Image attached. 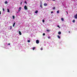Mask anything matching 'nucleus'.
Segmentation results:
<instances>
[{
  "label": "nucleus",
  "mask_w": 77,
  "mask_h": 77,
  "mask_svg": "<svg viewBox=\"0 0 77 77\" xmlns=\"http://www.w3.org/2000/svg\"><path fill=\"white\" fill-rule=\"evenodd\" d=\"M20 10H19V12H20Z\"/></svg>",
  "instance_id": "35"
},
{
  "label": "nucleus",
  "mask_w": 77,
  "mask_h": 77,
  "mask_svg": "<svg viewBox=\"0 0 77 77\" xmlns=\"http://www.w3.org/2000/svg\"><path fill=\"white\" fill-rule=\"evenodd\" d=\"M38 11H35V14H37V13H38Z\"/></svg>",
  "instance_id": "5"
},
{
  "label": "nucleus",
  "mask_w": 77,
  "mask_h": 77,
  "mask_svg": "<svg viewBox=\"0 0 77 77\" xmlns=\"http://www.w3.org/2000/svg\"><path fill=\"white\" fill-rule=\"evenodd\" d=\"M44 6H47V4L45 3L44 4Z\"/></svg>",
  "instance_id": "7"
},
{
  "label": "nucleus",
  "mask_w": 77,
  "mask_h": 77,
  "mask_svg": "<svg viewBox=\"0 0 77 77\" xmlns=\"http://www.w3.org/2000/svg\"><path fill=\"white\" fill-rule=\"evenodd\" d=\"M10 27L11 28V29H12V26H10Z\"/></svg>",
  "instance_id": "30"
},
{
  "label": "nucleus",
  "mask_w": 77,
  "mask_h": 77,
  "mask_svg": "<svg viewBox=\"0 0 77 77\" xmlns=\"http://www.w3.org/2000/svg\"><path fill=\"white\" fill-rule=\"evenodd\" d=\"M3 11H5V9L4 8H3Z\"/></svg>",
  "instance_id": "31"
},
{
  "label": "nucleus",
  "mask_w": 77,
  "mask_h": 77,
  "mask_svg": "<svg viewBox=\"0 0 77 77\" xmlns=\"http://www.w3.org/2000/svg\"><path fill=\"white\" fill-rule=\"evenodd\" d=\"M24 8L25 9H26V10H27V6L26 5H25L24 6Z\"/></svg>",
  "instance_id": "1"
},
{
  "label": "nucleus",
  "mask_w": 77,
  "mask_h": 77,
  "mask_svg": "<svg viewBox=\"0 0 77 77\" xmlns=\"http://www.w3.org/2000/svg\"><path fill=\"white\" fill-rule=\"evenodd\" d=\"M40 7L42 9V5H41V4L40 5Z\"/></svg>",
  "instance_id": "6"
},
{
  "label": "nucleus",
  "mask_w": 77,
  "mask_h": 77,
  "mask_svg": "<svg viewBox=\"0 0 77 77\" xmlns=\"http://www.w3.org/2000/svg\"><path fill=\"white\" fill-rule=\"evenodd\" d=\"M58 33L59 35H60L61 34V32H58Z\"/></svg>",
  "instance_id": "9"
},
{
  "label": "nucleus",
  "mask_w": 77,
  "mask_h": 77,
  "mask_svg": "<svg viewBox=\"0 0 77 77\" xmlns=\"http://www.w3.org/2000/svg\"><path fill=\"white\" fill-rule=\"evenodd\" d=\"M47 30V32H50V29H47V30Z\"/></svg>",
  "instance_id": "12"
},
{
  "label": "nucleus",
  "mask_w": 77,
  "mask_h": 77,
  "mask_svg": "<svg viewBox=\"0 0 77 77\" xmlns=\"http://www.w3.org/2000/svg\"><path fill=\"white\" fill-rule=\"evenodd\" d=\"M15 22L14 23V24L13 25V27H14L15 26Z\"/></svg>",
  "instance_id": "11"
},
{
  "label": "nucleus",
  "mask_w": 77,
  "mask_h": 77,
  "mask_svg": "<svg viewBox=\"0 0 77 77\" xmlns=\"http://www.w3.org/2000/svg\"><path fill=\"white\" fill-rule=\"evenodd\" d=\"M53 8V9H54H54H55V7H54V8Z\"/></svg>",
  "instance_id": "24"
},
{
  "label": "nucleus",
  "mask_w": 77,
  "mask_h": 77,
  "mask_svg": "<svg viewBox=\"0 0 77 77\" xmlns=\"http://www.w3.org/2000/svg\"><path fill=\"white\" fill-rule=\"evenodd\" d=\"M43 36H45V33H43Z\"/></svg>",
  "instance_id": "20"
},
{
  "label": "nucleus",
  "mask_w": 77,
  "mask_h": 77,
  "mask_svg": "<svg viewBox=\"0 0 77 77\" xmlns=\"http://www.w3.org/2000/svg\"><path fill=\"white\" fill-rule=\"evenodd\" d=\"M28 42H30V41L29 40H28L27 41Z\"/></svg>",
  "instance_id": "22"
},
{
  "label": "nucleus",
  "mask_w": 77,
  "mask_h": 77,
  "mask_svg": "<svg viewBox=\"0 0 77 77\" xmlns=\"http://www.w3.org/2000/svg\"><path fill=\"white\" fill-rule=\"evenodd\" d=\"M74 18H75V19H77V14L74 16Z\"/></svg>",
  "instance_id": "2"
},
{
  "label": "nucleus",
  "mask_w": 77,
  "mask_h": 77,
  "mask_svg": "<svg viewBox=\"0 0 77 77\" xmlns=\"http://www.w3.org/2000/svg\"><path fill=\"white\" fill-rule=\"evenodd\" d=\"M53 12L51 11V14H53Z\"/></svg>",
  "instance_id": "28"
},
{
  "label": "nucleus",
  "mask_w": 77,
  "mask_h": 77,
  "mask_svg": "<svg viewBox=\"0 0 77 77\" xmlns=\"http://www.w3.org/2000/svg\"><path fill=\"white\" fill-rule=\"evenodd\" d=\"M69 33H70V31H69Z\"/></svg>",
  "instance_id": "37"
},
{
  "label": "nucleus",
  "mask_w": 77,
  "mask_h": 77,
  "mask_svg": "<svg viewBox=\"0 0 77 77\" xmlns=\"http://www.w3.org/2000/svg\"><path fill=\"white\" fill-rule=\"evenodd\" d=\"M5 4H7V3H8V2H7V1L5 2Z\"/></svg>",
  "instance_id": "18"
},
{
  "label": "nucleus",
  "mask_w": 77,
  "mask_h": 77,
  "mask_svg": "<svg viewBox=\"0 0 77 77\" xmlns=\"http://www.w3.org/2000/svg\"><path fill=\"white\" fill-rule=\"evenodd\" d=\"M13 19H15V16H13Z\"/></svg>",
  "instance_id": "14"
},
{
  "label": "nucleus",
  "mask_w": 77,
  "mask_h": 77,
  "mask_svg": "<svg viewBox=\"0 0 77 77\" xmlns=\"http://www.w3.org/2000/svg\"><path fill=\"white\" fill-rule=\"evenodd\" d=\"M35 47H34V48H33L32 50H35Z\"/></svg>",
  "instance_id": "15"
},
{
  "label": "nucleus",
  "mask_w": 77,
  "mask_h": 77,
  "mask_svg": "<svg viewBox=\"0 0 77 77\" xmlns=\"http://www.w3.org/2000/svg\"><path fill=\"white\" fill-rule=\"evenodd\" d=\"M25 3H26V4H27V2H26V1H25Z\"/></svg>",
  "instance_id": "26"
},
{
  "label": "nucleus",
  "mask_w": 77,
  "mask_h": 77,
  "mask_svg": "<svg viewBox=\"0 0 77 77\" xmlns=\"http://www.w3.org/2000/svg\"><path fill=\"white\" fill-rule=\"evenodd\" d=\"M57 14H59V11H57Z\"/></svg>",
  "instance_id": "13"
},
{
  "label": "nucleus",
  "mask_w": 77,
  "mask_h": 77,
  "mask_svg": "<svg viewBox=\"0 0 77 77\" xmlns=\"http://www.w3.org/2000/svg\"><path fill=\"white\" fill-rule=\"evenodd\" d=\"M39 42V41L38 40H37L36 41V44H38Z\"/></svg>",
  "instance_id": "3"
},
{
  "label": "nucleus",
  "mask_w": 77,
  "mask_h": 77,
  "mask_svg": "<svg viewBox=\"0 0 77 77\" xmlns=\"http://www.w3.org/2000/svg\"><path fill=\"white\" fill-rule=\"evenodd\" d=\"M21 7H20L19 8V10H21Z\"/></svg>",
  "instance_id": "19"
},
{
  "label": "nucleus",
  "mask_w": 77,
  "mask_h": 77,
  "mask_svg": "<svg viewBox=\"0 0 77 77\" xmlns=\"http://www.w3.org/2000/svg\"><path fill=\"white\" fill-rule=\"evenodd\" d=\"M0 15H1V11H0Z\"/></svg>",
  "instance_id": "34"
},
{
  "label": "nucleus",
  "mask_w": 77,
  "mask_h": 77,
  "mask_svg": "<svg viewBox=\"0 0 77 77\" xmlns=\"http://www.w3.org/2000/svg\"><path fill=\"white\" fill-rule=\"evenodd\" d=\"M19 34L20 35H21V31H19Z\"/></svg>",
  "instance_id": "4"
},
{
  "label": "nucleus",
  "mask_w": 77,
  "mask_h": 77,
  "mask_svg": "<svg viewBox=\"0 0 77 77\" xmlns=\"http://www.w3.org/2000/svg\"><path fill=\"white\" fill-rule=\"evenodd\" d=\"M40 50H43V48H41Z\"/></svg>",
  "instance_id": "23"
},
{
  "label": "nucleus",
  "mask_w": 77,
  "mask_h": 77,
  "mask_svg": "<svg viewBox=\"0 0 77 77\" xmlns=\"http://www.w3.org/2000/svg\"><path fill=\"white\" fill-rule=\"evenodd\" d=\"M17 13H18V12H17Z\"/></svg>",
  "instance_id": "38"
},
{
  "label": "nucleus",
  "mask_w": 77,
  "mask_h": 77,
  "mask_svg": "<svg viewBox=\"0 0 77 77\" xmlns=\"http://www.w3.org/2000/svg\"><path fill=\"white\" fill-rule=\"evenodd\" d=\"M57 27H59V28H60V26H59V25L57 26Z\"/></svg>",
  "instance_id": "25"
},
{
  "label": "nucleus",
  "mask_w": 77,
  "mask_h": 77,
  "mask_svg": "<svg viewBox=\"0 0 77 77\" xmlns=\"http://www.w3.org/2000/svg\"><path fill=\"white\" fill-rule=\"evenodd\" d=\"M7 11L8 12H9V9H8Z\"/></svg>",
  "instance_id": "21"
},
{
  "label": "nucleus",
  "mask_w": 77,
  "mask_h": 77,
  "mask_svg": "<svg viewBox=\"0 0 77 77\" xmlns=\"http://www.w3.org/2000/svg\"><path fill=\"white\" fill-rule=\"evenodd\" d=\"M22 3H23V2H21V3H20V5H21V4H22Z\"/></svg>",
  "instance_id": "33"
},
{
  "label": "nucleus",
  "mask_w": 77,
  "mask_h": 77,
  "mask_svg": "<svg viewBox=\"0 0 77 77\" xmlns=\"http://www.w3.org/2000/svg\"><path fill=\"white\" fill-rule=\"evenodd\" d=\"M57 37L59 38V39H60V37L59 35H57Z\"/></svg>",
  "instance_id": "10"
},
{
  "label": "nucleus",
  "mask_w": 77,
  "mask_h": 77,
  "mask_svg": "<svg viewBox=\"0 0 77 77\" xmlns=\"http://www.w3.org/2000/svg\"><path fill=\"white\" fill-rule=\"evenodd\" d=\"M42 22L43 23H44V22H45V20H42Z\"/></svg>",
  "instance_id": "17"
},
{
  "label": "nucleus",
  "mask_w": 77,
  "mask_h": 77,
  "mask_svg": "<svg viewBox=\"0 0 77 77\" xmlns=\"http://www.w3.org/2000/svg\"><path fill=\"white\" fill-rule=\"evenodd\" d=\"M75 20H72L73 23H75Z\"/></svg>",
  "instance_id": "16"
},
{
  "label": "nucleus",
  "mask_w": 77,
  "mask_h": 77,
  "mask_svg": "<svg viewBox=\"0 0 77 77\" xmlns=\"http://www.w3.org/2000/svg\"><path fill=\"white\" fill-rule=\"evenodd\" d=\"M66 13H67V14L68 15V12L66 11Z\"/></svg>",
  "instance_id": "32"
},
{
  "label": "nucleus",
  "mask_w": 77,
  "mask_h": 77,
  "mask_svg": "<svg viewBox=\"0 0 77 77\" xmlns=\"http://www.w3.org/2000/svg\"><path fill=\"white\" fill-rule=\"evenodd\" d=\"M61 20H62V21H64V19L63 18H61Z\"/></svg>",
  "instance_id": "8"
},
{
  "label": "nucleus",
  "mask_w": 77,
  "mask_h": 77,
  "mask_svg": "<svg viewBox=\"0 0 77 77\" xmlns=\"http://www.w3.org/2000/svg\"><path fill=\"white\" fill-rule=\"evenodd\" d=\"M53 1H54H54H55V0H52Z\"/></svg>",
  "instance_id": "36"
},
{
  "label": "nucleus",
  "mask_w": 77,
  "mask_h": 77,
  "mask_svg": "<svg viewBox=\"0 0 77 77\" xmlns=\"http://www.w3.org/2000/svg\"><path fill=\"white\" fill-rule=\"evenodd\" d=\"M8 45H10V43H8Z\"/></svg>",
  "instance_id": "29"
},
{
  "label": "nucleus",
  "mask_w": 77,
  "mask_h": 77,
  "mask_svg": "<svg viewBox=\"0 0 77 77\" xmlns=\"http://www.w3.org/2000/svg\"><path fill=\"white\" fill-rule=\"evenodd\" d=\"M48 39H50V37H48Z\"/></svg>",
  "instance_id": "27"
}]
</instances>
